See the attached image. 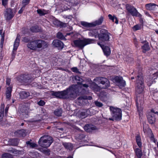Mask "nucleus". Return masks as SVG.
<instances>
[{
    "label": "nucleus",
    "mask_w": 158,
    "mask_h": 158,
    "mask_svg": "<svg viewBox=\"0 0 158 158\" xmlns=\"http://www.w3.org/2000/svg\"><path fill=\"white\" fill-rule=\"evenodd\" d=\"M78 91V85H72L62 91H52L51 92V94L60 98L73 99L77 97Z\"/></svg>",
    "instance_id": "nucleus-1"
},
{
    "label": "nucleus",
    "mask_w": 158,
    "mask_h": 158,
    "mask_svg": "<svg viewBox=\"0 0 158 158\" xmlns=\"http://www.w3.org/2000/svg\"><path fill=\"white\" fill-rule=\"evenodd\" d=\"M27 46L28 48L35 50L37 48H46L48 47V44L44 41L37 40L31 41L27 44Z\"/></svg>",
    "instance_id": "nucleus-2"
},
{
    "label": "nucleus",
    "mask_w": 158,
    "mask_h": 158,
    "mask_svg": "<svg viewBox=\"0 0 158 158\" xmlns=\"http://www.w3.org/2000/svg\"><path fill=\"white\" fill-rule=\"evenodd\" d=\"M53 142L51 137L48 135H44L41 137L38 141L39 145L43 148L49 147Z\"/></svg>",
    "instance_id": "nucleus-3"
},
{
    "label": "nucleus",
    "mask_w": 158,
    "mask_h": 158,
    "mask_svg": "<svg viewBox=\"0 0 158 158\" xmlns=\"http://www.w3.org/2000/svg\"><path fill=\"white\" fill-rule=\"evenodd\" d=\"M93 40L90 39L78 40H74L73 43L74 47L82 49L85 46L93 43Z\"/></svg>",
    "instance_id": "nucleus-4"
},
{
    "label": "nucleus",
    "mask_w": 158,
    "mask_h": 158,
    "mask_svg": "<svg viewBox=\"0 0 158 158\" xmlns=\"http://www.w3.org/2000/svg\"><path fill=\"white\" fill-rule=\"evenodd\" d=\"M110 109L112 116L114 120L119 121L122 119V110L120 109L111 106Z\"/></svg>",
    "instance_id": "nucleus-5"
},
{
    "label": "nucleus",
    "mask_w": 158,
    "mask_h": 158,
    "mask_svg": "<svg viewBox=\"0 0 158 158\" xmlns=\"http://www.w3.org/2000/svg\"><path fill=\"white\" fill-rule=\"evenodd\" d=\"M143 81L142 76L141 75H138L136 79V91L139 94L142 93L143 89Z\"/></svg>",
    "instance_id": "nucleus-6"
},
{
    "label": "nucleus",
    "mask_w": 158,
    "mask_h": 158,
    "mask_svg": "<svg viewBox=\"0 0 158 158\" xmlns=\"http://www.w3.org/2000/svg\"><path fill=\"white\" fill-rule=\"evenodd\" d=\"M110 34L105 29H102L100 31V33L98 35V37L100 41L104 42L109 40Z\"/></svg>",
    "instance_id": "nucleus-7"
},
{
    "label": "nucleus",
    "mask_w": 158,
    "mask_h": 158,
    "mask_svg": "<svg viewBox=\"0 0 158 158\" xmlns=\"http://www.w3.org/2000/svg\"><path fill=\"white\" fill-rule=\"evenodd\" d=\"M94 81L98 84L101 83L104 86L103 88H106L110 86L109 81L106 78L102 77H97Z\"/></svg>",
    "instance_id": "nucleus-8"
},
{
    "label": "nucleus",
    "mask_w": 158,
    "mask_h": 158,
    "mask_svg": "<svg viewBox=\"0 0 158 158\" xmlns=\"http://www.w3.org/2000/svg\"><path fill=\"white\" fill-rule=\"evenodd\" d=\"M126 8L128 12L132 16L138 17L139 18L142 17V15L138 11L136 8L133 6L127 5L126 6Z\"/></svg>",
    "instance_id": "nucleus-9"
},
{
    "label": "nucleus",
    "mask_w": 158,
    "mask_h": 158,
    "mask_svg": "<svg viewBox=\"0 0 158 158\" xmlns=\"http://www.w3.org/2000/svg\"><path fill=\"white\" fill-rule=\"evenodd\" d=\"M15 14L13 13L12 10L10 8L6 9L4 11V16L5 19L8 21L11 19L14 16Z\"/></svg>",
    "instance_id": "nucleus-10"
},
{
    "label": "nucleus",
    "mask_w": 158,
    "mask_h": 158,
    "mask_svg": "<svg viewBox=\"0 0 158 158\" xmlns=\"http://www.w3.org/2000/svg\"><path fill=\"white\" fill-rule=\"evenodd\" d=\"M155 114L158 115V112H155L153 110H152L151 111L148 113L147 118L149 123L151 124L154 123L155 120Z\"/></svg>",
    "instance_id": "nucleus-11"
},
{
    "label": "nucleus",
    "mask_w": 158,
    "mask_h": 158,
    "mask_svg": "<svg viewBox=\"0 0 158 158\" xmlns=\"http://www.w3.org/2000/svg\"><path fill=\"white\" fill-rule=\"evenodd\" d=\"M17 80L21 82H28L30 77L28 74L21 75L17 77Z\"/></svg>",
    "instance_id": "nucleus-12"
},
{
    "label": "nucleus",
    "mask_w": 158,
    "mask_h": 158,
    "mask_svg": "<svg viewBox=\"0 0 158 158\" xmlns=\"http://www.w3.org/2000/svg\"><path fill=\"white\" fill-rule=\"evenodd\" d=\"M98 44L102 48L104 54L106 56H107L110 55V54L111 52L109 47L107 46H105L102 44L100 42H98Z\"/></svg>",
    "instance_id": "nucleus-13"
},
{
    "label": "nucleus",
    "mask_w": 158,
    "mask_h": 158,
    "mask_svg": "<svg viewBox=\"0 0 158 158\" xmlns=\"http://www.w3.org/2000/svg\"><path fill=\"white\" fill-rule=\"evenodd\" d=\"M145 7L147 10H154L158 8V5L153 3H149L145 5Z\"/></svg>",
    "instance_id": "nucleus-14"
},
{
    "label": "nucleus",
    "mask_w": 158,
    "mask_h": 158,
    "mask_svg": "<svg viewBox=\"0 0 158 158\" xmlns=\"http://www.w3.org/2000/svg\"><path fill=\"white\" fill-rule=\"evenodd\" d=\"M143 99L139 100L137 99L136 102L137 109V110L141 112L143 109Z\"/></svg>",
    "instance_id": "nucleus-15"
},
{
    "label": "nucleus",
    "mask_w": 158,
    "mask_h": 158,
    "mask_svg": "<svg viewBox=\"0 0 158 158\" xmlns=\"http://www.w3.org/2000/svg\"><path fill=\"white\" fill-rule=\"evenodd\" d=\"M52 44L54 46L59 48H63V43L59 40H54L53 41Z\"/></svg>",
    "instance_id": "nucleus-16"
},
{
    "label": "nucleus",
    "mask_w": 158,
    "mask_h": 158,
    "mask_svg": "<svg viewBox=\"0 0 158 158\" xmlns=\"http://www.w3.org/2000/svg\"><path fill=\"white\" fill-rule=\"evenodd\" d=\"M40 113V115L41 116H40L38 119H36L35 120L36 121H40L42 119L45 118H44V117H47L48 116L46 110L44 109H41Z\"/></svg>",
    "instance_id": "nucleus-17"
},
{
    "label": "nucleus",
    "mask_w": 158,
    "mask_h": 158,
    "mask_svg": "<svg viewBox=\"0 0 158 158\" xmlns=\"http://www.w3.org/2000/svg\"><path fill=\"white\" fill-rule=\"evenodd\" d=\"M20 35H18L15 41L14 45L13 51H16L19 44L20 39Z\"/></svg>",
    "instance_id": "nucleus-18"
},
{
    "label": "nucleus",
    "mask_w": 158,
    "mask_h": 158,
    "mask_svg": "<svg viewBox=\"0 0 158 158\" xmlns=\"http://www.w3.org/2000/svg\"><path fill=\"white\" fill-rule=\"evenodd\" d=\"M84 130L88 132H90L92 130H94L96 129V127L90 124H87L84 127Z\"/></svg>",
    "instance_id": "nucleus-19"
},
{
    "label": "nucleus",
    "mask_w": 158,
    "mask_h": 158,
    "mask_svg": "<svg viewBox=\"0 0 158 158\" xmlns=\"http://www.w3.org/2000/svg\"><path fill=\"white\" fill-rule=\"evenodd\" d=\"M116 81L119 83L121 86H124L125 85V82L123 80L122 77H116L115 78Z\"/></svg>",
    "instance_id": "nucleus-20"
},
{
    "label": "nucleus",
    "mask_w": 158,
    "mask_h": 158,
    "mask_svg": "<svg viewBox=\"0 0 158 158\" xmlns=\"http://www.w3.org/2000/svg\"><path fill=\"white\" fill-rule=\"evenodd\" d=\"M103 21V18L102 17H101L98 20L92 22V24L93 27L96 26L97 25H99L101 24Z\"/></svg>",
    "instance_id": "nucleus-21"
},
{
    "label": "nucleus",
    "mask_w": 158,
    "mask_h": 158,
    "mask_svg": "<svg viewBox=\"0 0 158 158\" xmlns=\"http://www.w3.org/2000/svg\"><path fill=\"white\" fill-rule=\"evenodd\" d=\"M146 41H144L142 42V43H145L144 45L142 47V48L143 49V52L144 53L146 51H148L150 49V48L148 43H146Z\"/></svg>",
    "instance_id": "nucleus-22"
},
{
    "label": "nucleus",
    "mask_w": 158,
    "mask_h": 158,
    "mask_svg": "<svg viewBox=\"0 0 158 158\" xmlns=\"http://www.w3.org/2000/svg\"><path fill=\"white\" fill-rule=\"evenodd\" d=\"M29 95V93L25 91H23L20 93V98L22 99L27 98Z\"/></svg>",
    "instance_id": "nucleus-23"
},
{
    "label": "nucleus",
    "mask_w": 158,
    "mask_h": 158,
    "mask_svg": "<svg viewBox=\"0 0 158 158\" xmlns=\"http://www.w3.org/2000/svg\"><path fill=\"white\" fill-rule=\"evenodd\" d=\"M53 24L58 27H65L66 24L65 23L61 22L58 20H55L53 21Z\"/></svg>",
    "instance_id": "nucleus-24"
},
{
    "label": "nucleus",
    "mask_w": 158,
    "mask_h": 158,
    "mask_svg": "<svg viewBox=\"0 0 158 158\" xmlns=\"http://www.w3.org/2000/svg\"><path fill=\"white\" fill-rule=\"evenodd\" d=\"M90 88L95 92L98 91L100 90V87L94 83H93L91 84Z\"/></svg>",
    "instance_id": "nucleus-25"
},
{
    "label": "nucleus",
    "mask_w": 158,
    "mask_h": 158,
    "mask_svg": "<svg viewBox=\"0 0 158 158\" xmlns=\"http://www.w3.org/2000/svg\"><path fill=\"white\" fill-rule=\"evenodd\" d=\"M37 13L40 16L44 15L47 14L48 12V10H46L44 9H39L37 10Z\"/></svg>",
    "instance_id": "nucleus-26"
},
{
    "label": "nucleus",
    "mask_w": 158,
    "mask_h": 158,
    "mask_svg": "<svg viewBox=\"0 0 158 158\" xmlns=\"http://www.w3.org/2000/svg\"><path fill=\"white\" fill-rule=\"evenodd\" d=\"M135 154L139 158H141L143 155L142 150L139 148H136L135 150Z\"/></svg>",
    "instance_id": "nucleus-27"
},
{
    "label": "nucleus",
    "mask_w": 158,
    "mask_h": 158,
    "mask_svg": "<svg viewBox=\"0 0 158 158\" xmlns=\"http://www.w3.org/2000/svg\"><path fill=\"white\" fill-rule=\"evenodd\" d=\"M98 34V31L96 29H94L90 31L89 33V35L91 36H94L95 38H96Z\"/></svg>",
    "instance_id": "nucleus-28"
},
{
    "label": "nucleus",
    "mask_w": 158,
    "mask_h": 158,
    "mask_svg": "<svg viewBox=\"0 0 158 158\" xmlns=\"http://www.w3.org/2000/svg\"><path fill=\"white\" fill-rule=\"evenodd\" d=\"M63 144L64 148L68 149L71 150L73 149V146L72 144L70 143H64Z\"/></svg>",
    "instance_id": "nucleus-29"
},
{
    "label": "nucleus",
    "mask_w": 158,
    "mask_h": 158,
    "mask_svg": "<svg viewBox=\"0 0 158 158\" xmlns=\"http://www.w3.org/2000/svg\"><path fill=\"white\" fill-rule=\"evenodd\" d=\"M135 139L138 145L139 148H141L142 147V143L140 136L139 135H137L136 136Z\"/></svg>",
    "instance_id": "nucleus-30"
},
{
    "label": "nucleus",
    "mask_w": 158,
    "mask_h": 158,
    "mask_svg": "<svg viewBox=\"0 0 158 158\" xmlns=\"http://www.w3.org/2000/svg\"><path fill=\"white\" fill-rule=\"evenodd\" d=\"M81 25L85 27H93L92 23H88L85 22H81Z\"/></svg>",
    "instance_id": "nucleus-31"
},
{
    "label": "nucleus",
    "mask_w": 158,
    "mask_h": 158,
    "mask_svg": "<svg viewBox=\"0 0 158 158\" xmlns=\"http://www.w3.org/2000/svg\"><path fill=\"white\" fill-rule=\"evenodd\" d=\"M26 144L30 148H33L38 147L37 145L36 144L34 143H31L29 141H27L26 142Z\"/></svg>",
    "instance_id": "nucleus-32"
},
{
    "label": "nucleus",
    "mask_w": 158,
    "mask_h": 158,
    "mask_svg": "<svg viewBox=\"0 0 158 158\" xmlns=\"http://www.w3.org/2000/svg\"><path fill=\"white\" fill-rule=\"evenodd\" d=\"M19 139H11V145L14 146H16L19 143Z\"/></svg>",
    "instance_id": "nucleus-33"
},
{
    "label": "nucleus",
    "mask_w": 158,
    "mask_h": 158,
    "mask_svg": "<svg viewBox=\"0 0 158 158\" xmlns=\"http://www.w3.org/2000/svg\"><path fill=\"white\" fill-rule=\"evenodd\" d=\"M31 31L32 32H36L40 31L39 27L37 26H32L30 28Z\"/></svg>",
    "instance_id": "nucleus-34"
},
{
    "label": "nucleus",
    "mask_w": 158,
    "mask_h": 158,
    "mask_svg": "<svg viewBox=\"0 0 158 158\" xmlns=\"http://www.w3.org/2000/svg\"><path fill=\"white\" fill-rule=\"evenodd\" d=\"M40 151L46 155L49 156L50 155V150L48 149H43L41 148Z\"/></svg>",
    "instance_id": "nucleus-35"
},
{
    "label": "nucleus",
    "mask_w": 158,
    "mask_h": 158,
    "mask_svg": "<svg viewBox=\"0 0 158 158\" xmlns=\"http://www.w3.org/2000/svg\"><path fill=\"white\" fill-rule=\"evenodd\" d=\"M75 80L77 82L78 84H80L83 81L82 78L77 76H76L74 77Z\"/></svg>",
    "instance_id": "nucleus-36"
},
{
    "label": "nucleus",
    "mask_w": 158,
    "mask_h": 158,
    "mask_svg": "<svg viewBox=\"0 0 158 158\" xmlns=\"http://www.w3.org/2000/svg\"><path fill=\"white\" fill-rule=\"evenodd\" d=\"M62 112L61 109H57L54 111V114L57 116H61Z\"/></svg>",
    "instance_id": "nucleus-37"
},
{
    "label": "nucleus",
    "mask_w": 158,
    "mask_h": 158,
    "mask_svg": "<svg viewBox=\"0 0 158 158\" xmlns=\"http://www.w3.org/2000/svg\"><path fill=\"white\" fill-rule=\"evenodd\" d=\"M2 158H13L12 155L8 153H5L2 155Z\"/></svg>",
    "instance_id": "nucleus-38"
},
{
    "label": "nucleus",
    "mask_w": 158,
    "mask_h": 158,
    "mask_svg": "<svg viewBox=\"0 0 158 158\" xmlns=\"http://www.w3.org/2000/svg\"><path fill=\"white\" fill-rule=\"evenodd\" d=\"M75 85H77L78 86V91L77 93V95L78 94L79 92V88H82V87L87 88L89 87V85L87 84H80Z\"/></svg>",
    "instance_id": "nucleus-39"
},
{
    "label": "nucleus",
    "mask_w": 158,
    "mask_h": 158,
    "mask_svg": "<svg viewBox=\"0 0 158 158\" xmlns=\"http://www.w3.org/2000/svg\"><path fill=\"white\" fill-rule=\"evenodd\" d=\"M56 37L60 39L63 40L65 39L64 36L60 32H58L57 33Z\"/></svg>",
    "instance_id": "nucleus-40"
},
{
    "label": "nucleus",
    "mask_w": 158,
    "mask_h": 158,
    "mask_svg": "<svg viewBox=\"0 0 158 158\" xmlns=\"http://www.w3.org/2000/svg\"><path fill=\"white\" fill-rule=\"evenodd\" d=\"M8 2V0H2V5L5 8H6L7 7Z\"/></svg>",
    "instance_id": "nucleus-41"
},
{
    "label": "nucleus",
    "mask_w": 158,
    "mask_h": 158,
    "mask_svg": "<svg viewBox=\"0 0 158 158\" xmlns=\"http://www.w3.org/2000/svg\"><path fill=\"white\" fill-rule=\"evenodd\" d=\"M94 104L97 107H102L103 105L102 103L101 102H98V101H95L94 102Z\"/></svg>",
    "instance_id": "nucleus-42"
},
{
    "label": "nucleus",
    "mask_w": 158,
    "mask_h": 158,
    "mask_svg": "<svg viewBox=\"0 0 158 158\" xmlns=\"http://www.w3.org/2000/svg\"><path fill=\"white\" fill-rule=\"evenodd\" d=\"M87 114L86 112H82L80 114V116L81 118H85L87 116Z\"/></svg>",
    "instance_id": "nucleus-43"
},
{
    "label": "nucleus",
    "mask_w": 158,
    "mask_h": 158,
    "mask_svg": "<svg viewBox=\"0 0 158 158\" xmlns=\"http://www.w3.org/2000/svg\"><path fill=\"white\" fill-rule=\"evenodd\" d=\"M71 70L74 72L81 74V73L79 71L77 67H73L71 69Z\"/></svg>",
    "instance_id": "nucleus-44"
},
{
    "label": "nucleus",
    "mask_w": 158,
    "mask_h": 158,
    "mask_svg": "<svg viewBox=\"0 0 158 158\" xmlns=\"http://www.w3.org/2000/svg\"><path fill=\"white\" fill-rule=\"evenodd\" d=\"M30 39L26 37H23V38L22 39V41L27 43L30 42Z\"/></svg>",
    "instance_id": "nucleus-45"
},
{
    "label": "nucleus",
    "mask_w": 158,
    "mask_h": 158,
    "mask_svg": "<svg viewBox=\"0 0 158 158\" xmlns=\"http://www.w3.org/2000/svg\"><path fill=\"white\" fill-rule=\"evenodd\" d=\"M12 91V87L10 86H9L7 88L6 93L11 94Z\"/></svg>",
    "instance_id": "nucleus-46"
},
{
    "label": "nucleus",
    "mask_w": 158,
    "mask_h": 158,
    "mask_svg": "<svg viewBox=\"0 0 158 158\" xmlns=\"http://www.w3.org/2000/svg\"><path fill=\"white\" fill-rule=\"evenodd\" d=\"M37 104L40 106H42L45 104V102L43 100H40L38 102Z\"/></svg>",
    "instance_id": "nucleus-47"
},
{
    "label": "nucleus",
    "mask_w": 158,
    "mask_h": 158,
    "mask_svg": "<svg viewBox=\"0 0 158 158\" xmlns=\"http://www.w3.org/2000/svg\"><path fill=\"white\" fill-rule=\"evenodd\" d=\"M30 0H23L22 1V3L23 5V6H24L25 7L26 5L28 4Z\"/></svg>",
    "instance_id": "nucleus-48"
},
{
    "label": "nucleus",
    "mask_w": 158,
    "mask_h": 158,
    "mask_svg": "<svg viewBox=\"0 0 158 158\" xmlns=\"http://www.w3.org/2000/svg\"><path fill=\"white\" fill-rule=\"evenodd\" d=\"M140 27L139 25H135L133 27V30L134 31H136L137 30L140 29Z\"/></svg>",
    "instance_id": "nucleus-49"
},
{
    "label": "nucleus",
    "mask_w": 158,
    "mask_h": 158,
    "mask_svg": "<svg viewBox=\"0 0 158 158\" xmlns=\"http://www.w3.org/2000/svg\"><path fill=\"white\" fill-rule=\"evenodd\" d=\"M18 133L20 135V136H23L25 134V131L24 130H22L18 131Z\"/></svg>",
    "instance_id": "nucleus-50"
},
{
    "label": "nucleus",
    "mask_w": 158,
    "mask_h": 158,
    "mask_svg": "<svg viewBox=\"0 0 158 158\" xmlns=\"http://www.w3.org/2000/svg\"><path fill=\"white\" fill-rule=\"evenodd\" d=\"M3 116L4 112L0 111V122L2 121Z\"/></svg>",
    "instance_id": "nucleus-51"
},
{
    "label": "nucleus",
    "mask_w": 158,
    "mask_h": 158,
    "mask_svg": "<svg viewBox=\"0 0 158 158\" xmlns=\"http://www.w3.org/2000/svg\"><path fill=\"white\" fill-rule=\"evenodd\" d=\"M4 33H3L1 36V44L3 45L4 40Z\"/></svg>",
    "instance_id": "nucleus-52"
},
{
    "label": "nucleus",
    "mask_w": 158,
    "mask_h": 158,
    "mask_svg": "<svg viewBox=\"0 0 158 158\" xmlns=\"http://www.w3.org/2000/svg\"><path fill=\"white\" fill-rule=\"evenodd\" d=\"M84 98L85 100H91L92 99V97L90 96H84Z\"/></svg>",
    "instance_id": "nucleus-53"
},
{
    "label": "nucleus",
    "mask_w": 158,
    "mask_h": 158,
    "mask_svg": "<svg viewBox=\"0 0 158 158\" xmlns=\"http://www.w3.org/2000/svg\"><path fill=\"white\" fill-rule=\"evenodd\" d=\"M5 105L4 104H2L1 106L0 111L4 112Z\"/></svg>",
    "instance_id": "nucleus-54"
},
{
    "label": "nucleus",
    "mask_w": 158,
    "mask_h": 158,
    "mask_svg": "<svg viewBox=\"0 0 158 158\" xmlns=\"http://www.w3.org/2000/svg\"><path fill=\"white\" fill-rule=\"evenodd\" d=\"M11 96V94L9 93H6V98L10 100V98Z\"/></svg>",
    "instance_id": "nucleus-55"
},
{
    "label": "nucleus",
    "mask_w": 158,
    "mask_h": 158,
    "mask_svg": "<svg viewBox=\"0 0 158 158\" xmlns=\"http://www.w3.org/2000/svg\"><path fill=\"white\" fill-rule=\"evenodd\" d=\"M25 7H24V6H23L20 9L18 13L20 14L22 13L25 8Z\"/></svg>",
    "instance_id": "nucleus-56"
},
{
    "label": "nucleus",
    "mask_w": 158,
    "mask_h": 158,
    "mask_svg": "<svg viewBox=\"0 0 158 158\" xmlns=\"http://www.w3.org/2000/svg\"><path fill=\"white\" fill-rule=\"evenodd\" d=\"M11 81V79L10 78H7L6 80V84L8 85H10Z\"/></svg>",
    "instance_id": "nucleus-57"
},
{
    "label": "nucleus",
    "mask_w": 158,
    "mask_h": 158,
    "mask_svg": "<svg viewBox=\"0 0 158 158\" xmlns=\"http://www.w3.org/2000/svg\"><path fill=\"white\" fill-rule=\"evenodd\" d=\"M85 137V135L83 134H81L78 136V138L80 139H82Z\"/></svg>",
    "instance_id": "nucleus-58"
},
{
    "label": "nucleus",
    "mask_w": 158,
    "mask_h": 158,
    "mask_svg": "<svg viewBox=\"0 0 158 158\" xmlns=\"http://www.w3.org/2000/svg\"><path fill=\"white\" fill-rule=\"evenodd\" d=\"M8 108H9V107L8 106H7L5 108V115L7 114L8 111Z\"/></svg>",
    "instance_id": "nucleus-59"
},
{
    "label": "nucleus",
    "mask_w": 158,
    "mask_h": 158,
    "mask_svg": "<svg viewBox=\"0 0 158 158\" xmlns=\"http://www.w3.org/2000/svg\"><path fill=\"white\" fill-rule=\"evenodd\" d=\"M114 16H112L110 14H109L108 15V17L109 18V19H110V20H112L113 19L114 17Z\"/></svg>",
    "instance_id": "nucleus-60"
},
{
    "label": "nucleus",
    "mask_w": 158,
    "mask_h": 158,
    "mask_svg": "<svg viewBox=\"0 0 158 158\" xmlns=\"http://www.w3.org/2000/svg\"><path fill=\"white\" fill-rule=\"evenodd\" d=\"M77 99L78 101H81L85 100L84 98V96L78 98Z\"/></svg>",
    "instance_id": "nucleus-61"
},
{
    "label": "nucleus",
    "mask_w": 158,
    "mask_h": 158,
    "mask_svg": "<svg viewBox=\"0 0 158 158\" xmlns=\"http://www.w3.org/2000/svg\"><path fill=\"white\" fill-rule=\"evenodd\" d=\"M41 116L40 114H37L36 115V116L35 117V119L34 120V121L36 122V121H35L36 119H38L39 118L40 116Z\"/></svg>",
    "instance_id": "nucleus-62"
},
{
    "label": "nucleus",
    "mask_w": 158,
    "mask_h": 158,
    "mask_svg": "<svg viewBox=\"0 0 158 158\" xmlns=\"http://www.w3.org/2000/svg\"><path fill=\"white\" fill-rule=\"evenodd\" d=\"M115 21H114L115 23L116 24H118V20L117 18L116 17H115Z\"/></svg>",
    "instance_id": "nucleus-63"
},
{
    "label": "nucleus",
    "mask_w": 158,
    "mask_h": 158,
    "mask_svg": "<svg viewBox=\"0 0 158 158\" xmlns=\"http://www.w3.org/2000/svg\"><path fill=\"white\" fill-rule=\"evenodd\" d=\"M2 30H0V34L1 35V36H2V35L3 34V32H2Z\"/></svg>",
    "instance_id": "nucleus-64"
}]
</instances>
